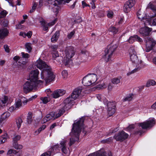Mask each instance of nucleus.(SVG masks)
Instances as JSON below:
<instances>
[{"instance_id": "50", "label": "nucleus", "mask_w": 156, "mask_h": 156, "mask_svg": "<svg viewBox=\"0 0 156 156\" xmlns=\"http://www.w3.org/2000/svg\"><path fill=\"white\" fill-rule=\"evenodd\" d=\"M37 4L36 2H34L33 5L32 7V9L30 10V12L32 13L33 12H34L37 6Z\"/></svg>"}, {"instance_id": "11", "label": "nucleus", "mask_w": 156, "mask_h": 156, "mask_svg": "<svg viewBox=\"0 0 156 156\" xmlns=\"http://www.w3.org/2000/svg\"><path fill=\"white\" fill-rule=\"evenodd\" d=\"M155 122L154 118H150L148 120L142 123H138V126L142 127L143 129H146L148 128H151L154 124Z\"/></svg>"}, {"instance_id": "43", "label": "nucleus", "mask_w": 156, "mask_h": 156, "mask_svg": "<svg viewBox=\"0 0 156 156\" xmlns=\"http://www.w3.org/2000/svg\"><path fill=\"white\" fill-rule=\"evenodd\" d=\"M112 82L113 84H117L120 82V79L118 78H115L112 80Z\"/></svg>"}, {"instance_id": "54", "label": "nucleus", "mask_w": 156, "mask_h": 156, "mask_svg": "<svg viewBox=\"0 0 156 156\" xmlns=\"http://www.w3.org/2000/svg\"><path fill=\"white\" fill-rule=\"evenodd\" d=\"M74 34L75 32L74 31L71 32L69 34H68L67 35L68 38L69 39H71Z\"/></svg>"}, {"instance_id": "64", "label": "nucleus", "mask_w": 156, "mask_h": 156, "mask_svg": "<svg viewBox=\"0 0 156 156\" xmlns=\"http://www.w3.org/2000/svg\"><path fill=\"white\" fill-rule=\"evenodd\" d=\"M151 108L153 109L156 108V102L152 105Z\"/></svg>"}, {"instance_id": "16", "label": "nucleus", "mask_w": 156, "mask_h": 156, "mask_svg": "<svg viewBox=\"0 0 156 156\" xmlns=\"http://www.w3.org/2000/svg\"><path fill=\"white\" fill-rule=\"evenodd\" d=\"M67 141L65 140L61 142L60 144L61 145L60 148L62 152L65 154L69 155L70 152L68 148L66 147Z\"/></svg>"}, {"instance_id": "28", "label": "nucleus", "mask_w": 156, "mask_h": 156, "mask_svg": "<svg viewBox=\"0 0 156 156\" xmlns=\"http://www.w3.org/2000/svg\"><path fill=\"white\" fill-rule=\"evenodd\" d=\"M59 34V31H56L51 38V42L54 43L56 42L58 38Z\"/></svg>"}, {"instance_id": "36", "label": "nucleus", "mask_w": 156, "mask_h": 156, "mask_svg": "<svg viewBox=\"0 0 156 156\" xmlns=\"http://www.w3.org/2000/svg\"><path fill=\"white\" fill-rule=\"evenodd\" d=\"M32 114L31 112L28 113L27 118V122L29 124H30L32 121Z\"/></svg>"}, {"instance_id": "34", "label": "nucleus", "mask_w": 156, "mask_h": 156, "mask_svg": "<svg viewBox=\"0 0 156 156\" xmlns=\"http://www.w3.org/2000/svg\"><path fill=\"white\" fill-rule=\"evenodd\" d=\"M156 85V82L154 80H148L146 83V87H149L151 86H154Z\"/></svg>"}, {"instance_id": "1", "label": "nucleus", "mask_w": 156, "mask_h": 156, "mask_svg": "<svg viewBox=\"0 0 156 156\" xmlns=\"http://www.w3.org/2000/svg\"><path fill=\"white\" fill-rule=\"evenodd\" d=\"M36 66L41 70V78L44 80L46 83L52 81L55 78L51 67L44 61L39 59L37 61Z\"/></svg>"}, {"instance_id": "63", "label": "nucleus", "mask_w": 156, "mask_h": 156, "mask_svg": "<svg viewBox=\"0 0 156 156\" xmlns=\"http://www.w3.org/2000/svg\"><path fill=\"white\" fill-rule=\"evenodd\" d=\"M113 87L112 85L111 84H109L108 86V89L109 90H112Z\"/></svg>"}, {"instance_id": "52", "label": "nucleus", "mask_w": 156, "mask_h": 156, "mask_svg": "<svg viewBox=\"0 0 156 156\" xmlns=\"http://www.w3.org/2000/svg\"><path fill=\"white\" fill-rule=\"evenodd\" d=\"M67 72L66 70H64L62 72V75L63 77L65 78H66L68 76Z\"/></svg>"}, {"instance_id": "45", "label": "nucleus", "mask_w": 156, "mask_h": 156, "mask_svg": "<svg viewBox=\"0 0 156 156\" xmlns=\"http://www.w3.org/2000/svg\"><path fill=\"white\" fill-rule=\"evenodd\" d=\"M40 99L44 104H46L50 101L49 99L47 97H42Z\"/></svg>"}, {"instance_id": "49", "label": "nucleus", "mask_w": 156, "mask_h": 156, "mask_svg": "<svg viewBox=\"0 0 156 156\" xmlns=\"http://www.w3.org/2000/svg\"><path fill=\"white\" fill-rule=\"evenodd\" d=\"M17 153L16 150L14 149H9V150L7 153V155L10 154L12 153H13L15 154H16Z\"/></svg>"}, {"instance_id": "30", "label": "nucleus", "mask_w": 156, "mask_h": 156, "mask_svg": "<svg viewBox=\"0 0 156 156\" xmlns=\"http://www.w3.org/2000/svg\"><path fill=\"white\" fill-rule=\"evenodd\" d=\"M8 97L6 96H4L2 99H0V104L2 106H5L8 100Z\"/></svg>"}, {"instance_id": "55", "label": "nucleus", "mask_w": 156, "mask_h": 156, "mask_svg": "<svg viewBox=\"0 0 156 156\" xmlns=\"http://www.w3.org/2000/svg\"><path fill=\"white\" fill-rule=\"evenodd\" d=\"M4 48L5 49V51L9 53L10 51V49L9 48V46L7 45H5L4 46Z\"/></svg>"}, {"instance_id": "26", "label": "nucleus", "mask_w": 156, "mask_h": 156, "mask_svg": "<svg viewBox=\"0 0 156 156\" xmlns=\"http://www.w3.org/2000/svg\"><path fill=\"white\" fill-rule=\"evenodd\" d=\"M63 104L64 105L63 106V107L61 109H59L58 113L55 115V116L56 117V118L59 117L62 115L63 114L65 110H68V109L70 108H69L68 109L67 108L66 109L65 108V106L66 105L65 104L64 102L63 103Z\"/></svg>"}, {"instance_id": "22", "label": "nucleus", "mask_w": 156, "mask_h": 156, "mask_svg": "<svg viewBox=\"0 0 156 156\" xmlns=\"http://www.w3.org/2000/svg\"><path fill=\"white\" fill-rule=\"evenodd\" d=\"M58 147V145H55L52 147L50 151L47 152L41 155L42 156H50L51 154H53H53H54V153L57 151Z\"/></svg>"}, {"instance_id": "40", "label": "nucleus", "mask_w": 156, "mask_h": 156, "mask_svg": "<svg viewBox=\"0 0 156 156\" xmlns=\"http://www.w3.org/2000/svg\"><path fill=\"white\" fill-rule=\"evenodd\" d=\"M21 138V136L20 135H15L14 137L12 138L13 144L17 143V141L19 140Z\"/></svg>"}, {"instance_id": "20", "label": "nucleus", "mask_w": 156, "mask_h": 156, "mask_svg": "<svg viewBox=\"0 0 156 156\" xmlns=\"http://www.w3.org/2000/svg\"><path fill=\"white\" fill-rule=\"evenodd\" d=\"M137 16L138 18L140 20H141L143 21L144 22L145 24V22H147V20L148 18H149V17H147L146 16L145 12H142L141 11L139 10L137 12Z\"/></svg>"}, {"instance_id": "12", "label": "nucleus", "mask_w": 156, "mask_h": 156, "mask_svg": "<svg viewBox=\"0 0 156 156\" xmlns=\"http://www.w3.org/2000/svg\"><path fill=\"white\" fill-rule=\"evenodd\" d=\"M105 105L107 106V112L109 116H111L112 115L115 111L116 104L115 102H106Z\"/></svg>"}, {"instance_id": "48", "label": "nucleus", "mask_w": 156, "mask_h": 156, "mask_svg": "<svg viewBox=\"0 0 156 156\" xmlns=\"http://www.w3.org/2000/svg\"><path fill=\"white\" fill-rule=\"evenodd\" d=\"M132 94H129L128 96H127L126 98H125L124 99V101H131L132 98Z\"/></svg>"}, {"instance_id": "2", "label": "nucleus", "mask_w": 156, "mask_h": 156, "mask_svg": "<svg viewBox=\"0 0 156 156\" xmlns=\"http://www.w3.org/2000/svg\"><path fill=\"white\" fill-rule=\"evenodd\" d=\"M85 119V117H82L76 122L73 124L71 132L70 133L71 137L70 138V146L73 144L76 141L79 140V137L81 129L84 128L83 122Z\"/></svg>"}, {"instance_id": "8", "label": "nucleus", "mask_w": 156, "mask_h": 156, "mask_svg": "<svg viewBox=\"0 0 156 156\" xmlns=\"http://www.w3.org/2000/svg\"><path fill=\"white\" fill-rule=\"evenodd\" d=\"M117 45L116 44L109 45L105 51V54L104 57L105 61L107 62L110 60L113 52L115 51Z\"/></svg>"}, {"instance_id": "39", "label": "nucleus", "mask_w": 156, "mask_h": 156, "mask_svg": "<svg viewBox=\"0 0 156 156\" xmlns=\"http://www.w3.org/2000/svg\"><path fill=\"white\" fill-rule=\"evenodd\" d=\"M52 58L54 60H56L57 58L59 57L58 52L57 51H52Z\"/></svg>"}, {"instance_id": "19", "label": "nucleus", "mask_w": 156, "mask_h": 156, "mask_svg": "<svg viewBox=\"0 0 156 156\" xmlns=\"http://www.w3.org/2000/svg\"><path fill=\"white\" fill-rule=\"evenodd\" d=\"M146 46L147 47L149 48V50H147V52H149L152 48L155 45V43L152 41V39L150 37H147L145 40Z\"/></svg>"}, {"instance_id": "18", "label": "nucleus", "mask_w": 156, "mask_h": 156, "mask_svg": "<svg viewBox=\"0 0 156 156\" xmlns=\"http://www.w3.org/2000/svg\"><path fill=\"white\" fill-rule=\"evenodd\" d=\"M151 28L147 27L141 28L139 30L140 33L143 36H149L151 31Z\"/></svg>"}, {"instance_id": "14", "label": "nucleus", "mask_w": 156, "mask_h": 156, "mask_svg": "<svg viewBox=\"0 0 156 156\" xmlns=\"http://www.w3.org/2000/svg\"><path fill=\"white\" fill-rule=\"evenodd\" d=\"M135 3V0H129L126 2L124 5L123 7L124 12L126 13L128 12L134 5Z\"/></svg>"}, {"instance_id": "25", "label": "nucleus", "mask_w": 156, "mask_h": 156, "mask_svg": "<svg viewBox=\"0 0 156 156\" xmlns=\"http://www.w3.org/2000/svg\"><path fill=\"white\" fill-rule=\"evenodd\" d=\"M9 32L6 28L0 29V37L3 38L8 35Z\"/></svg>"}, {"instance_id": "4", "label": "nucleus", "mask_w": 156, "mask_h": 156, "mask_svg": "<svg viewBox=\"0 0 156 156\" xmlns=\"http://www.w3.org/2000/svg\"><path fill=\"white\" fill-rule=\"evenodd\" d=\"M82 91L80 88H76L74 90L71 96L67 98L64 101L65 104V108L66 109L70 108L71 107V102L76 99L79 96Z\"/></svg>"}, {"instance_id": "6", "label": "nucleus", "mask_w": 156, "mask_h": 156, "mask_svg": "<svg viewBox=\"0 0 156 156\" xmlns=\"http://www.w3.org/2000/svg\"><path fill=\"white\" fill-rule=\"evenodd\" d=\"M72 0H48V3L51 4L53 11L57 15L59 10L60 8L59 5L63 2L64 3H68Z\"/></svg>"}, {"instance_id": "13", "label": "nucleus", "mask_w": 156, "mask_h": 156, "mask_svg": "<svg viewBox=\"0 0 156 156\" xmlns=\"http://www.w3.org/2000/svg\"><path fill=\"white\" fill-rule=\"evenodd\" d=\"M128 136V134L122 131L115 134L114 137L116 141H122L127 138Z\"/></svg>"}, {"instance_id": "35", "label": "nucleus", "mask_w": 156, "mask_h": 156, "mask_svg": "<svg viewBox=\"0 0 156 156\" xmlns=\"http://www.w3.org/2000/svg\"><path fill=\"white\" fill-rule=\"evenodd\" d=\"M23 58H20L19 56H16L13 58V59L16 61H18V62L22 64H24L25 63V61L22 60Z\"/></svg>"}, {"instance_id": "59", "label": "nucleus", "mask_w": 156, "mask_h": 156, "mask_svg": "<svg viewBox=\"0 0 156 156\" xmlns=\"http://www.w3.org/2000/svg\"><path fill=\"white\" fill-rule=\"evenodd\" d=\"M32 32L31 31H29L27 34H26V36H27L28 38H30L32 35Z\"/></svg>"}, {"instance_id": "3", "label": "nucleus", "mask_w": 156, "mask_h": 156, "mask_svg": "<svg viewBox=\"0 0 156 156\" xmlns=\"http://www.w3.org/2000/svg\"><path fill=\"white\" fill-rule=\"evenodd\" d=\"M129 52L131 61L134 65H136V68L132 71L128 73H127L128 76L137 72L143 67L142 62L141 60L139 59L136 55L134 47H130L129 50Z\"/></svg>"}, {"instance_id": "23", "label": "nucleus", "mask_w": 156, "mask_h": 156, "mask_svg": "<svg viewBox=\"0 0 156 156\" xmlns=\"http://www.w3.org/2000/svg\"><path fill=\"white\" fill-rule=\"evenodd\" d=\"M147 21V22H145V25L156 26V18L153 19L152 17H149Z\"/></svg>"}, {"instance_id": "17", "label": "nucleus", "mask_w": 156, "mask_h": 156, "mask_svg": "<svg viewBox=\"0 0 156 156\" xmlns=\"http://www.w3.org/2000/svg\"><path fill=\"white\" fill-rule=\"evenodd\" d=\"M56 119V118L55 116V112H51L49 114L47 115L43 119L42 122L44 123L51 120H54Z\"/></svg>"}, {"instance_id": "10", "label": "nucleus", "mask_w": 156, "mask_h": 156, "mask_svg": "<svg viewBox=\"0 0 156 156\" xmlns=\"http://www.w3.org/2000/svg\"><path fill=\"white\" fill-rule=\"evenodd\" d=\"M39 72L38 69H36L32 70L30 72L29 75L30 80H31L35 82H38L39 85H41L43 83V81L41 80H37L38 75Z\"/></svg>"}, {"instance_id": "61", "label": "nucleus", "mask_w": 156, "mask_h": 156, "mask_svg": "<svg viewBox=\"0 0 156 156\" xmlns=\"http://www.w3.org/2000/svg\"><path fill=\"white\" fill-rule=\"evenodd\" d=\"M57 126V123H54L53 124H52L50 126V129H52L54 128L56 126Z\"/></svg>"}, {"instance_id": "31", "label": "nucleus", "mask_w": 156, "mask_h": 156, "mask_svg": "<svg viewBox=\"0 0 156 156\" xmlns=\"http://www.w3.org/2000/svg\"><path fill=\"white\" fill-rule=\"evenodd\" d=\"M8 138H9V137L7 133H5L2 135L0 137L1 143H4L6 141Z\"/></svg>"}, {"instance_id": "46", "label": "nucleus", "mask_w": 156, "mask_h": 156, "mask_svg": "<svg viewBox=\"0 0 156 156\" xmlns=\"http://www.w3.org/2000/svg\"><path fill=\"white\" fill-rule=\"evenodd\" d=\"M112 137H109L105 140H102L101 142L102 143H109L111 142H112Z\"/></svg>"}, {"instance_id": "37", "label": "nucleus", "mask_w": 156, "mask_h": 156, "mask_svg": "<svg viewBox=\"0 0 156 156\" xmlns=\"http://www.w3.org/2000/svg\"><path fill=\"white\" fill-rule=\"evenodd\" d=\"M96 96L97 98L99 101H103L104 104L105 103V101L108 102L107 99L104 96L99 94L97 95Z\"/></svg>"}, {"instance_id": "53", "label": "nucleus", "mask_w": 156, "mask_h": 156, "mask_svg": "<svg viewBox=\"0 0 156 156\" xmlns=\"http://www.w3.org/2000/svg\"><path fill=\"white\" fill-rule=\"evenodd\" d=\"M21 54L23 58H28L29 57V55L27 53H25L24 52H22Z\"/></svg>"}, {"instance_id": "21", "label": "nucleus", "mask_w": 156, "mask_h": 156, "mask_svg": "<svg viewBox=\"0 0 156 156\" xmlns=\"http://www.w3.org/2000/svg\"><path fill=\"white\" fill-rule=\"evenodd\" d=\"M127 41L130 44L133 43L135 41H138L140 43L143 42V40L142 38L137 35H134L130 36Z\"/></svg>"}, {"instance_id": "27", "label": "nucleus", "mask_w": 156, "mask_h": 156, "mask_svg": "<svg viewBox=\"0 0 156 156\" xmlns=\"http://www.w3.org/2000/svg\"><path fill=\"white\" fill-rule=\"evenodd\" d=\"M10 114L8 112H6L3 113L1 116L0 121L2 122L7 119L10 116Z\"/></svg>"}, {"instance_id": "32", "label": "nucleus", "mask_w": 156, "mask_h": 156, "mask_svg": "<svg viewBox=\"0 0 156 156\" xmlns=\"http://www.w3.org/2000/svg\"><path fill=\"white\" fill-rule=\"evenodd\" d=\"M57 19H55L52 22L48 24H47L44 20H41L40 22L43 27L45 26L46 25H48V26H52L55 23L56 21H57Z\"/></svg>"}, {"instance_id": "9", "label": "nucleus", "mask_w": 156, "mask_h": 156, "mask_svg": "<svg viewBox=\"0 0 156 156\" xmlns=\"http://www.w3.org/2000/svg\"><path fill=\"white\" fill-rule=\"evenodd\" d=\"M97 75L95 74H89L85 76L82 83L85 86H89L95 83L97 81Z\"/></svg>"}, {"instance_id": "60", "label": "nucleus", "mask_w": 156, "mask_h": 156, "mask_svg": "<svg viewBox=\"0 0 156 156\" xmlns=\"http://www.w3.org/2000/svg\"><path fill=\"white\" fill-rule=\"evenodd\" d=\"M107 86L105 85V83H103L99 85V87L100 88H105Z\"/></svg>"}, {"instance_id": "57", "label": "nucleus", "mask_w": 156, "mask_h": 156, "mask_svg": "<svg viewBox=\"0 0 156 156\" xmlns=\"http://www.w3.org/2000/svg\"><path fill=\"white\" fill-rule=\"evenodd\" d=\"M17 109L16 108V107L14 106H12L10 107L9 109V111L10 112H12L14 111L15 110H17Z\"/></svg>"}, {"instance_id": "24", "label": "nucleus", "mask_w": 156, "mask_h": 156, "mask_svg": "<svg viewBox=\"0 0 156 156\" xmlns=\"http://www.w3.org/2000/svg\"><path fill=\"white\" fill-rule=\"evenodd\" d=\"M22 99H18L16 100L14 106L17 110L24 105H23V101L24 100V98H22Z\"/></svg>"}, {"instance_id": "56", "label": "nucleus", "mask_w": 156, "mask_h": 156, "mask_svg": "<svg viewBox=\"0 0 156 156\" xmlns=\"http://www.w3.org/2000/svg\"><path fill=\"white\" fill-rule=\"evenodd\" d=\"M135 127V126L134 124H131L129 125L127 128V130H130L131 129H133Z\"/></svg>"}, {"instance_id": "7", "label": "nucleus", "mask_w": 156, "mask_h": 156, "mask_svg": "<svg viewBox=\"0 0 156 156\" xmlns=\"http://www.w3.org/2000/svg\"><path fill=\"white\" fill-rule=\"evenodd\" d=\"M40 85L38 82H35L31 80L27 81L23 85V90L24 93H27L33 89H36Z\"/></svg>"}, {"instance_id": "62", "label": "nucleus", "mask_w": 156, "mask_h": 156, "mask_svg": "<svg viewBox=\"0 0 156 156\" xmlns=\"http://www.w3.org/2000/svg\"><path fill=\"white\" fill-rule=\"evenodd\" d=\"M94 0H92V2L90 3V4H91L92 6V8L93 9H94L95 8L94 4Z\"/></svg>"}, {"instance_id": "15", "label": "nucleus", "mask_w": 156, "mask_h": 156, "mask_svg": "<svg viewBox=\"0 0 156 156\" xmlns=\"http://www.w3.org/2000/svg\"><path fill=\"white\" fill-rule=\"evenodd\" d=\"M66 93V91L62 89H57L55 90L51 94L52 97L54 98H57L63 95Z\"/></svg>"}, {"instance_id": "33", "label": "nucleus", "mask_w": 156, "mask_h": 156, "mask_svg": "<svg viewBox=\"0 0 156 156\" xmlns=\"http://www.w3.org/2000/svg\"><path fill=\"white\" fill-rule=\"evenodd\" d=\"M37 97V96L36 95H34L32 96L31 97L29 98L28 99H27L25 98H24V100H23V104L24 105H27V102L33 100V99L36 98Z\"/></svg>"}, {"instance_id": "38", "label": "nucleus", "mask_w": 156, "mask_h": 156, "mask_svg": "<svg viewBox=\"0 0 156 156\" xmlns=\"http://www.w3.org/2000/svg\"><path fill=\"white\" fill-rule=\"evenodd\" d=\"M31 45V44L30 43H27L25 44L27 51L29 53L31 51L32 49Z\"/></svg>"}, {"instance_id": "51", "label": "nucleus", "mask_w": 156, "mask_h": 156, "mask_svg": "<svg viewBox=\"0 0 156 156\" xmlns=\"http://www.w3.org/2000/svg\"><path fill=\"white\" fill-rule=\"evenodd\" d=\"M113 12L112 11H108L107 14V16L109 18H112L113 16Z\"/></svg>"}, {"instance_id": "5", "label": "nucleus", "mask_w": 156, "mask_h": 156, "mask_svg": "<svg viewBox=\"0 0 156 156\" xmlns=\"http://www.w3.org/2000/svg\"><path fill=\"white\" fill-rule=\"evenodd\" d=\"M65 52L66 56L64 58L63 62L65 66H70L72 63L71 58L74 55V51L72 47H69L66 48Z\"/></svg>"}, {"instance_id": "58", "label": "nucleus", "mask_w": 156, "mask_h": 156, "mask_svg": "<svg viewBox=\"0 0 156 156\" xmlns=\"http://www.w3.org/2000/svg\"><path fill=\"white\" fill-rule=\"evenodd\" d=\"M58 47V46L57 45H53L51 46V48L53 50L52 51H56V50L57 49Z\"/></svg>"}, {"instance_id": "47", "label": "nucleus", "mask_w": 156, "mask_h": 156, "mask_svg": "<svg viewBox=\"0 0 156 156\" xmlns=\"http://www.w3.org/2000/svg\"><path fill=\"white\" fill-rule=\"evenodd\" d=\"M7 14V12L5 10H3L0 13V18L5 17Z\"/></svg>"}, {"instance_id": "44", "label": "nucleus", "mask_w": 156, "mask_h": 156, "mask_svg": "<svg viewBox=\"0 0 156 156\" xmlns=\"http://www.w3.org/2000/svg\"><path fill=\"white\" fill-rule=\"evenodd\" d=\"M110 31L113 33L114 34H115L118 32V29L114 27H111L109 28Z\"/></svg>"}, {"instance_id": "41", "label": "nucleus", "mask_w": 156, "mask_h": 156, "mask_svg": "<svg viewBox=\"0 0 156 156\" xmlns=\"http://www.w3.org/2000/svg\"><path fill=\"white\" fill-rule=\"evenodd\" d=\"M16 122L17 126V127L18 129H19L22 123L23 122V121L21 118H18L16 119Z\"/></svg>"}, {"instance_id": "42", "label": "nucleus", "mask_w": 156, "mask_h": 156, "mask_svg": "<svg viewBox=\"0 0 156 156\" xmlns=\"http://www.w3.org/2000/svg\"><path fill=\"white\" fill-rule=\"evenodd\" d=\"M12 145L14 148L16 149H21L23 147L22 145L18 144L17 143L13 144Z\"/></svg>"}, {"instance_id": "29", "label": "nucleus", "mask_w": 156, "mask_h": 156, "mask_svg": "<svg viewBox=\"0 0 156 156\" xmlns=\"http://www.w3.org/2000/svg\"><path fill=\"white\" fill-rule=\"evenodd\" d=\"M147 7L152 9L156 16V2H150Z\"/></svg>"}]
</instances>
